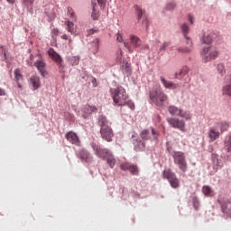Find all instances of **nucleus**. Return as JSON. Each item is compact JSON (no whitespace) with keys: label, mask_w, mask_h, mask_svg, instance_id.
Instances as JSON below:
<instances>
[{"label":"nucleus","mask_w":231,"mask_h":231,"mask_svg":"<svg viewBox=\"0 0 231 231\" xmlns=\"http://www.w3.org/2000/svg\"><path fill=\"white\" fill-rule=\"evenodd\" d=\"M135 10H136L138 19H142V15H143V10L139 6H136Z\"/></svg>","instance_id":"39"},{"label":"nucleus","mask_w":231,"mask_h":231,"mask_svg":"<svg viewBox=\"0 0 231 231\" xmlns=\"http://www.w3.org/2000/svg\"><path fill=\"white\" fill-rule=\"evenodd\" d=\"M143 49H144V50H149V45H144V46H143Z\"/></svg>","instance_id":"53"},{"label":"nucleus","mask_w":231,"mask_h":231,"mask_svg":"<svg viewBox=\"0 0 231 231\" xmlns=\"http://www.w3.org/2000/svg\"><path fill=\"white\" fill-rule=\"evenodd\" d=\"M221 136V132L216 130L215 127L209 128L208 133V137L209 138V143L216 142Z\"/></svg>","instance_id":"16"},{"label":"nucleus","mask_w":231,"mask_h":231,"mask_svg":"<svg viewBox=\"0 0 231 231\" xmlns=\"http://www.w3.org/2000/svg\"><path fill=\"white\" fill-rule=\"evenodd\" d=\"M79 158L80 160H82L83 162H86L87 163H90V162L93 161V157L91 156V154L86 151L83 150L79 152Z\"/></svg>","instance_id":"21"},{"label":"nucleus","mask_w":231,"mask_h":231,"mask_svg":"<svg viewBox=\"0 0 231 231\" xmlns=\"http://www.w3.org/2000/svg\"><path fill=\"white\" fill-rule=\"evenodd\" d=\"M97 2L100 6H106V0H97Z\"/></svg>","instance_id":"46"},{"label":"nucleus","mask_w":231,"mask_h":231,"mask_svg":"<svg viewBox=\"0 0 231 231\" xmlns=\"http://www.w3.org/2000/svg\"><path fill=\"white\" fill-rule=\"evenodd\" d=\"M48 55L59 66H60V64H62V58L60 57V55H59V53H57V51H55V50H53V48L49 49Z\"/></svg>","instance_id":"15"},{"label":"nucleus","mask_w":231,"mask_h":231,"mask_svg":"<svg viewBox=\"0 0 231 231\" xmlns=\"http://www.w3.org/2000/svg\"><path fill=\"white\" fill-rule=\"evenodd\" d=\"M181 30L186 40L184 42L185 45L178 48V51L179 53H190L192 51V40L187 36V33H189V25H187V23L182 24Z\"/></svg>","instance_id":"5"},{"label":"nucleus","mask_w":231,"mask_h":231,"mask_svg":"<svg viewBox=\"0 0 231 231\" xmlns=\"http://www.w3.org/2000/svg\"><path fill=\"white\" fill-rule=\"evenodd\" d=\"M98 125L101 127V138L106 140V142H113V136H115V134H113V128H111V125L109 124V121H107V118L104 116H99Z\"/></svg>","instance_id":"1"},{"label":"nucleus","mask_w":231,"mask_h":231,"mask_svg":"<svg viewBox=\"0 0 231 231\" xmlns=\"http://www.w3.org/2000/svg\"><path fill=\"white\" fill-rule=\"evenodd\" d=\"M201 57L203 62H212L219 57V51L215 46L206 47L202 50Z\"/></svg>","instance_id":"3"},{"label":"nucleus","mask_w":231,"mask_h":231,"mask_svg":"<svg viewBox=\"0 0 231 231\" xmlns=\"http://www.w3.org/2000/svg\"><path fill=\"white\" fill-rule=\"evenodd\" d=\"M33 3H35V0H23V4L24 6H27V8H32V6H33Z\"/></svg>","instance_id":"36"},{"label":"nucleus","mask_w":231,"mask_h":231,"mask_svg":"<svg viewBox=\"0 0 231 231\" xmlns=\"http://www.w3.org/2000/svg\"><path fill=\"white\" fill-rule=\"evenodd\" d=\"M68 62L70 66H79V62H80V58L79 56H71L68 59Z\"/></svg>","instance_id":"30"},{"label":"nucleus","mask_w":231,"mask_h":231,"mask_svg":"<svg viewBox=\"0 0 231 231\" xmlns=\"http://www.w3.org/2000/svg\"><path fill=\"white\" fill-rule=\"evenodd\" d=\"M172 158L175 165H178L181 172H187V160L185 159V152L175 151L172 152Z\"/></svg>","instance_id":"6"},{"label":"nucleus","mask_w":231,"mask_h":231,"mask_svg":"<svg viewBox=\"0 0 231 231\" xmlns=\"http://www.w3.org/2000/svg\"><path fill=\"white\" fill-rule=\"evenodd\" d=\"M168 97L161 89L150 91V100L157 106V107H163V102H167Z\"/></svg>","instance_id":"4"},{"label":"nucleus","mask_w":231,"mask_h":231,"mask_svg":"<svg viewBox=\"0 0 231 231\" xmlns=\"http://www.w3.org/2000/svg\"><path fill=\"white\" fill-rule=\"evenodd\" d=\"M168 124L173 127V129H180V131H185V121L174 118V117H169L167 118Z\"/></svg>","instance_id":"9"},{"label":"nucleus","mask_w":231,"mask_h":231,"mask_svg":"<svg viewBox=\"0 0 231 231\" xmlns=\"http://www.w3.org/2000/svg\"><path fill=\"white\" fill-rule=\"evenodd\" d=\"M224 147L227 151V152H231V135L226 137L224 142Z\"/></svg>","instance_id":"32"},{"label":"nucleus","mask_w":231,"mask_h":231,"mask_svg":"<svg viewBox=\"0 0 231 231\" xmlns=\"http://www.w3.org/2000/svg\"><path fill=\"white\" fill-rule=\"evenodd\" d=\"M202 192L205 196H212L214 194V189L210 186H203Z\"/></svg>","instance_id":"31"},{"label":"nucleus","mask_w":231,"mask_h":231,"mask_svg":"<svg viewBox=\"0 0 231 231\" xmlns=\"http://www.w3.org/2000/svg\"><path fill=\"white\" fill-rule=\"evenodd\" d=\"M171 46V42H165L162 46L160 48V51H164V50H167Z\"/></svg>","instance_id":"40"},{"label":"nucleus","mask_w":231,"mask_h":231,"mask_svg":"<svg viewBox=\"0 0 231 231\" xmlns=\"http://www.w3.org/2000/svg\"><path fill=\"white\" fill-rule=\"evenodd\" d=\"M95 82H97V79L94 78V79H92V84H95Z\"/></svg>","instance_id":"54"},{"label":"nucleus","mask_w":231,"mask_h":231,"mask_svg":"<svg viewBox=\"0 0 231 231\" xmlns=\"http://www.w3.org/2000/svg\"><path fill=\"white\" fill-rule=\"evenodd\" d=\"M217 127L220 129V134H223V133L228 131L230 127V124L226 121H222L217 124Z\"/></svg>","instance_id":"25"},{"label":"nucleus","mask_w":231,"mask_h":231,"mask_svg":"<svg viewBox=\"0 0 231 231\" xmlns=\"http://www.w3.org/2000/svg\"><path fill=\"white\" fill-rule=\"evenodd\" d=\"M222 95H226L227 97H231V84H228L223 87Z\"/></svg>","instance_id":"34"},{"label":"nucleus","mask_w":231,"mask_h":231,"mask_svg":"<svg viewBox=\"0 0 231 231\" xmlns=\"http://www.w3.org/2000/svg\"><path fill=\"white\" fill-rule=\"evenodd\" d=\"M0 55H4V59H6V48L0 46Z\"/></svg>","instance_id":"41"},{"label":"nucleus","mask_w":231,"mask_h":231,"mask_svg":"<svg viewBox=\"0 0 231 231\" xmlns=\"http://www.w3.org/2000/svg\"><path fill=\"white\" fill-rule=\"evenodd\" d=\"M214 37H216V34H214L213 32L208 33V34H204L203 37V43L204 44H210L212 43V41H214Z\"/></svg>","instance_id":"27"},{"label":"nucleus","mask_w":231,"mask_h":231,"mask_svg":"<svg viewBox=\"0 0 231 231\" xmlns=\"http://www.w3.org/2000/svg\"><path fill=\"white\" fill-rule=\"evenodd\" d=\"M226 205H230V203H227Z\"/></svg>","instance_id":"56"},{"label":"nucleus","mask_w":231,"mask_h":231,"mask_svg":"<svg viewBox=\"0 0 231 231\" xmlns=\"http://www.w3.org/2000/svg\"><path fill=\"white\" fill-rule=\"evenodd\" d=\"M130 42L134 48H140L142 46V40L135 35H130Z\"/></svg>","instance_id":"23"},{"label":"nucleus","mask_w":231,"mask_h":231,"mask_svg":"<svg viewBox=\"0 0 231 231\" xmlns=\"http://www.w3.org/2000/svg\"><path fill=\"white\" fill-rule=\"evenodd\" d=\"M67 12L70 17V19L76 20L77 17L75 16V12H73V9L71 7H68Z\"/></svg>","instance_id":"38"},{"label":"nucleus","mask_w":231,"mask_h":231,"mask_svg":"<svg viewBox=\"0 0 231 231\" xmlns=\"http://www.w3.org/2000/svg\"><path fill=\"white\" fill-rule=\"evenodd\" d=\"M218 203L219 205H221L223 212H226V208H228V206H226L225 204H223L221 200H218Z\"/></svg>","instance_id":"43"},{"label":"nucleus","mask_w":231,"mask_h":231,"mask_svg":"<svg viewBox=\"0 0 231 231\" xmlns=\"http://www.w3.org/2000/svg\"><path fill=\"white\" fill-rule=\"evenodd\" d=\"M51 33H52V37L57 36V35H59V30L53 29V30L51 31Z\"/></svg>","instance_id":"45"},{"label":"nucleus","mask_w":231,"mask_h":231,"mask_svg":"<svg viewBox=\"0 0 231 231\" xmlns=\"http://www.w3.org/2000/svg\"><path fill=\"white\" fill-rule=\"evenodd\" d=\"M110 94L113 101L117 106H125V100L129 98L125 88L123 87H116V88H110Z\"/></svg>","instance_id":"2"},{"label":"nucleus","mask_w":231,"mask_h":231,"mask_svg":"<svg viewBox=\"0 0 231 231\" xmlns=\"http://www.w3.org/2000/svg\"><path fill=\"white\" fill-rule=\"evenodd\" d=\"M116 37L117 42H123L125 48H126L128 50L129 53H133V49H131V44H129V42L124 41V35L122 34V32H118L116 34Z\"/></svg>","instance_id":"17"},{"label":"nucleus","mask_w":231,"mask_h":231,"mask_svg":"<svg viewBox=\"0 0 231 231\" xmlns=\"http://www.w3.org/2000/svg\"><path fill=\"white\" fill-rule=\"evenodd\" d=\"M160 80H161V82H162V84H163L164 88H166V89H176L178 88V84H176L172 81H168L163 77H161Z\"/></svg>","instance_id":"20"},{"label":"nucleus","mask_w":231,"mask_h":231,"mask_svg":"<svg viewBox=\"0 0 231 231\" xmlns=\"http://www.w3.org/2000/svg\"><path fill=\"white\" fill-rule=\"evenodd\" d=\"M65 26H67V32H69L72 35H74V33H77V28L75 27V23H73V22L69 20L65 21Z\"/></svg>","instance_id":"22"},{"label":"nucleus","mask_w":231,"mask_h":231,"mask_svg":"<svg viewBox=\"0 0 231 231\" xmlns=\"http://www.w3.org/2000/svg\"><path fill=\"white\" fill-rule=\"evenodd\" d=\"M217 71L219 73V75H225L226 73V69H225V64L224 63H218L217 65Z\"/></svg>","instance_id":"33"},{"label":"nucleus","mask_w":231,"mask_h":231,"mask_svg":"<svg viewBox=\"0 0 231 231\" xmlns=\"http://www.w3.org/2000/svg\"><path fill=\"white\" fill-rule=\"evenodd\" d=\"M189 69L187 66L182 67V69L179 71V73L175 74V79H178L179 80H181L183 77H186V75H189Z\"/></svg>","instance_id":"24"},{"label":"nucleus","mask_w":231,"mask_h":231,"mask_svg":"<svg viewBox=\"0 0 231 231\" xmlns=\"http://www.w3.org/2000/svg\"><path fill=\"white\" fill-rule=\"evenodd\" d=\"M92 19L94 21H97V19H98V14L96 13L95 9H93Z\"/></svg>","instance_id":"44"},{"label":"nucleus","mask_w":231,"mask_h":231,"mask_svg":"<svg viewBox=\"0 0 231 231\" xmlns=\"http://www.w3.org/2000/svg\"><path fill=\"white\" fill-rule=\"evenodd\" d=\"M122 71H123V73L129 75L131 73V65H129V63H127V62L124 63L122 65Z\"/></svg>","instance_id":"35"},{"label":"nucleus","mask_w":231,"mask_h":231,"mask_svg":"<svg viewBox=\"0 0 231 231\" xmlns=\"http://www.w3.org/2000/svg\"><path fill=\"white\" fill-rule=\"evenodd\" d=\"M186 82H190V77H187V79H186Z\"/></svg>","instance_id":"52"},{"label":"nucleus","mask_w":231,"mask_h":231,"mask_svg":"<svg viewBox=\"0 0 231 231\" xmlns=\"http://www.w3.org/2000/svg\"><path fill=\"white\" fill-rule=\"evenodd\" d=\"M188 19H189L190 24H194V21H193L192 15L189 14V15L188 16Z\"/></svg>","instance_id":"48"},{"label":"nucleus","mask_w":231,"mask_h":231,"mask_svg":"<svg viewBox=\"0 0 231 231\" xmlns=\"http://www.w3.org/2000/svg\"><path fill=\"white\" fill-rule=\"evenodd\" d=\"M168 111L171 116H180V114L181 113V108H179L176 106H170L168 107Z\"/></svg>","instance_id":"26"},{"label":"nucleus","mask_w":231,"mask_h":231,"mask_svg":"<svg viewBox=\"0 0 231 231\" xmlns=\"http://www.w3.org/2000/svg\"><path fill=\"white\" fill-rule=\"evenodd\" d=\"M174 8H176V5L174 3H170L168 5H166V10H174Z\"/></svg>","instance_id":"42"},{"label":"nucleus","mask_w":231,"mask_h":231,"mask_svg":"<svg viewBox=\"0 0 231 231\" xmlns=\"http://www.w3.org/2000/svg\"><path fill=\"white\" fill-rule=\"evenodd\" d=\"M125 106H127L132 111H134V103L131 100H125Z\"/></svg>","instance_id":"37"},{"label":"nucleus","mask_w":231,"mask_h":231,"mask_svg":"<svg viewBox=\"0 0 231 231\" xmlns=\"http://www.w3.org/2000/svg\"><path fill=\"white\" fill-rule=\"evenodd\" d=\"M61 39H63L64 41H68V34H63L61 36Z\"/></svg>","instance_id":"49"},{"label":"nucleus","mask_w":231,"mask_h":231,"mask_svg":"<svg viewBox=\"0 0 231 231\" xmlns=\"http://www.w3.org/2000/svg\"><path fill=\"white\" fill-rule=\"evenodd\" d=\"M8 3H10L11 5H14V3H15V0H7Z\"/></svg>","instance_id":"51"},{"label":"nucleus","mask_w":231,"mask_h":231,"mask_svg":"<svg viewBox=\"0 0 231 231\" xmlns=\"http://www.w3.org/2000/svg\"><path fill=\"white\" fill-rule=\"evenodd\" d=\"M105 160H106L107 164L111 169H114L115 165H116V159H115L111 153Z\"/></svg>","instance_id":"29"},{"label":"nucleus","mask_w":231,"mask_h":231,"mask_svg":"<svg viewBox=\"0 0 231 231\" xmlns=\"http://www.w3.org/2000/svg\"><path fill=\"white\" fill-rule=\"evenodd\" d=\"M194 207H195L196 210H198V207L196 206V202H194Z\"/></svg>","instance_id":"55"},{"label":"nucleus","mask_w":231,"mask_h":231,"mask_svg":"<svg viewBox=\"0 0 231 231\" xmlns=\"http://www.w3.org/2000/svg\"><path fill=\"white\" fill-rule=\"evenodd\" d=\"M95 33V30L91 29L88 31V35H93Z\"/></svg>","instance_id":"50"},{"label":"nucleus","mask_w":231,"mask_h":231,"mask_svg":"<svg viewBox=\"0 0 231 231\" xmlns=\"http://www.w3.org/2000/svg\"><path fill=\"white\" fill-rule=\"evenodd\" d=\"M121 171H129L134 176H138V166L130 162H122L120 164Z\"/></svg>","instance_id":"11"},{"label":"nucleus","mask_w":231,"mask_h":231,"mask_svg":"<svg viewBox=\"0 0 231 231\" xmlns=\"http://www.w3.org/2000/svg\"><path fill=\"white\" fill-rule=\"evenodd\" d=\"M92 148L95 151V154H97L99 158H102L103 160H106L111 152L107 149L101 148L98 146V144L92 143Z\"/></svg>","instance_id":"10"},{"label":"nucleus","mask_w":231,"mask_h":231,"mask_svg":"<svg viewBox=\"0 0 231 231\" xmlns=\"http://www.w3.org/2000/svg\"><path fill=\"white\" fill-rule=\"evenodd\" d=\"M34 67L37 68L42 77H46V61H44V59H42V57H41L34 62Z\"/></svg>","instance_id":"13"},{"label":"nucleus","mask_w":231,"mask_h":231,"mask_svg":"<svg viewBox=\"0 0 231 231\" xmlns=\"http://www.w3.org/2000/svg\"><path fill=\"white\" fill-rule=\"evenodd\" d=\"M143 140H158L160 138V133L156 131L154 128L143 130L140 134Z\"/></svg>","instance_id":"8"},{"label":"nucleus","mask_w":231,"mask_h":231,"mask_svg":"<svg viewBox=\"0 0 231 231\" xmlns=\"http://www.w3.org/2000/svg\"><path fill=\"white\" fill-rule=\"evenodd\" d=\"M6 95V91L3 88H0V97H5Z\"/></svg>","instance_id":"47"},{"label":"nucleus","mask_w":231,"mask_h":231,"mask_svg":"<svg viewBox=\"0 0 231 231\" xmlns=\"http://www.w3.org/2000/svg\"><path fill=\"white\" fill-rule=\"evenodd\" d=\"M66 139L69 143H72L73 145H80V140L79 139V135L75 134L74 132H68L65 134Z\"/></svg>","instance_id":"14"},{"label":"nucleus","mask_w":231,"mask_h":231,"mask_svg":"<svg viewBox=\"0 0 231 231\" xmlns=\"http://www.w3.org/2000/svg\"><path fill=\"white\" fill-rule=\"evenodd\" d=\"M98 111V108L95 106H89V105H85L81 108L82 112V118L86 119L88 118L90 115H93V113H97Z\"/></svg>","instance_id":"12"},{"label":"nucleus","mask_w":231,"mask_h":231,"mask_svg":"<svg viewBox=\"0 0 231 231\" xmlns=\"http://www.w3.org/2000/svg\"><path fill=\"white\" fill-rule=\"evenodd\" d=\"M163 180H168L172 189L180 188V179L176 176V173L172 172L171 169L164 170L162 172Z\"/></svg>","instance_id":"7"},{"label":"nucleus","mask_w":231,"mask_h":231,"mask_svg":"<svg viewBox=\"0 0 231 231\" xmlns=\"http://www.w3.org/2000/svg\"><path fill=\"white\" fill-rule=\"evenodd\" d=\"M179 116H180V118H184V120H192V114H190V111L189 110L184 111L183 109H180Z\"/></svg>","instance_id":"28"},{"label":"nucleus","mask_w":231,"mask_h":231,"mask_svg":"<svg viewBox=\"0 0 231 231\" xmlns=\"http://www.w3.org/2000/svg\"><path fill=\"white\" fill-rule=\"evenodd\" d=\"M29 83L35 91V89H39L41 88V79L37 76H32L29 79Z\"/></svg>","instance_id":"19"},{"label":"nucleus","mask_w":231,"mask_h":231,"mask_svg":"<svg viewBox=\"0 0 231 231\" xmlns=\"http://www.w3.org/2000/svg\"><path fill=\"white\" fill-rule=\"evenodd\" d=\"M14 80L19 89H23V85H21V82H23V73H21V69H14Z\"/></svg>","instance_id":"18"}]
</instances>
